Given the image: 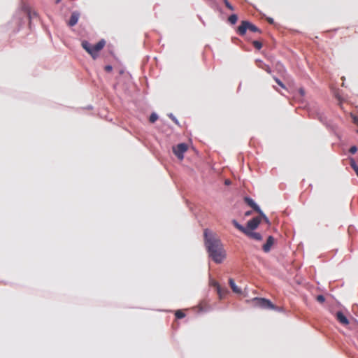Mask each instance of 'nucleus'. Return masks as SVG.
Returning <instances> with one entry per match:
<instances>
[{
	"label": "nucleus",
	"instance_id": "obj_1",
	"mask_svg": "<svg viewBox=\"0 0 358 358\" xmlns=\"http://www.w3.org/2000/svg\"><path fill=\"white\" fill-rule=\"evenodd\" d=\"M205 245L212 259L217 264L226 258V251L220 240L208 229L204 231Z\"/></svg>",
	"mask_w": 358,
	"mask_h": 358
},
{
	"label": "nucleus",
	"instance_id": "obj_2",
	"mask_svg": "<svg viewBox=\"0 0 358 358\" xmlns=\"http://www.w3.org/2000/svg\"><path fill=\"white\" fill-rule=\"evenodd\" d=\"M106 45L104 40L99 41L97 43L92 45L87 41L82 42V47L92 57L96 59L98 57L99 52Z\"/></svg>",
	"mask_w": 358,
	"mask_h": 358
},
{
	"label": "nucleus",
	"instance_id": "obj_3",
	"mask_svg": "<svg viewBox=\"0 0 358 358\" xmlns=\"http://www.w3.org/2000/svg\"><path fill=\"white\" fill-rule=\"evenodd\" d=\"M247 30L252 32H261L259 28L255 24L248 21H242L237 29V33L241 36H243L246 33Z\"/></svg>",
	"mask_w": 358,
	"mask_h": 358
},
{
	"label": "nucleus",
	"instance_id": "obj_4",
	"mask_svg": "<svg viewBox=\"0 0 358 358\" xmlns=\"http://www.w3.org/2000/svg\"><path fill=\"white\" fill-rule=\"evenodd\" d=\"M187 150V145L185 143H180L173 148L175 155L180 160L184 158V153Z\"/></svg>",
	"mask_w": 358,
	"mask_h": 358
},
{
	"label": "nucleus",
	"instance_id": "obj_5",
	"mask_svg": "<svg viewBox=\"0 0 358 358\" xmlns=\"http://www.w3.org/2000/svg\"><path fill=\"white\" fill-rule=\"evenodd\" d=\"M254 302L256 306L266 309H274V305L269 301L264 298H255Z\"/></svg>",
	"mask_w": 358,
	"mask_h": 358
},
{
	"label": "nucleus",
	"instance_id": "obj_6",
	"mask_svg": "<svg viewBox=\"0 0 358 358\" xmlns=\"http://www.w3.org/2000/svg\"><path fill=\"white\" fill-rule=\"evenodd\" d=\"M260 222H261L260 217H254L248 222L247 227H245V228L249 229V230H250V231H252L258 227Z\"/></svg>",
	"mask_w": 358,
	"mask_h": 358
},
{
	"label": "nucleus",
	"instance_id": "obj_7",
	"mask_svg": "<svg viewBox=\"0 0 358 358\" xmlns=\"http://www.w3.org/2000/svg\"><path fill=\"white\" fill-rule=\"evenodd\" d=\"M245 202L250 206L255 211L258 213L259 214H262V211L259 208V207L255 203V202L249 197H245Z\"/></svg>",
	"mask_w": 358,
	"mask_h": 358
},
{
	"label": "nucleus",
	"instance_id": "obj_8",
	"mask_svg": "<svg viewBox=\"0 0 358 358\" xmlns=\"http://www.w3.org/2000/svg\"><path fill=\"white\" fill-rule=\"evenodd\" d=\"M244 234H245L250 238L255 239L257 241H261L262 239V236L259 233L253 232L252 231L249 230V229H247Z\"/></svg>",
	"mask_w": 358,
	"mask_h": 358
},
{
	"label": "nucleus",
	"instance_id": "obj_9",
	"mask_svg": "<svg viewBox=\"0 0 358 358\" xmlns=\"http://www.w3.org/2000/svg\"><path fill=\"white\" fill-rule=\"evenodd\" d=\"M273 243H274V238L271 236H268L266 243L263 245V248H262L263 250L265 252H269L272 245H273Z\"/></svg>",
	"mask_w": 358,
	"mask_h": 358
},
{
	"label": "nucleus",
	"instance_id": "obj_10",
	"mask_svg": "<svg viewBox=\"0 0 358 358\" xmlns=\"http://www.w3.org/2000/svg\"><path fill=\"white\" fill-rule=\"evenodd\" d=\"M336 318L342 324L348 325L349 324L348 318L340 311L336 313Z\"/></svg>",
	"mask_w": 358,
	"mask_h": 358
},
{
	"label": "nucleus",
	"instance_id": "obj_11",
	"mask_svg": "<svg viewBox=\"0 0 358 358\" xmlns=\"http://www.w3.org/2000/svg\"><path fill=\"white\" fill-rule=\"evenodd\" d=\"M79 19V14L78 13H73L69 21V25L73 27L76 25Z\"/></svg>",
	"mask_w": 358,
	"mask_h": 358
},
{
	"label": "nucleus",
	"instance_id": "obj_12",
	"mask_svg": "<svg viewBox=\"0 0 358 358\" xmlns=\"http://www.w3.org/2000/svg\"><path fill=\"white\" fill-rule=\"evenodd\" d=\"M209 285L211 287H213V289H215V291H217V292H220L221 291V288H220V286L219 285V283L213 280V279H210L209 280Z\"/></svg>",
	"mask_w": 358,
	"mask_h": 358
},
{
	"label": "nucleus",
	"instance_id": "obj_13",
	"mask_svg": "<svg viewBox=\"0 0 358 358\" xmlns=\"http://www.w3.org/2000/svg\"><path fill=\"white\" fill-rule=\"evenodd\" d=\"M199 311H206L210 308V306L206 301H201L198 306Z\"/></svg>",
	"mask_w": 358,
	"mask_h": 358
},
{
	"label": "nucleus",
	"instance_id": "obj_14",
	"mask_svg": "<svg viewBox=\"0 0 358 358\" xmlns=\"http://www.w3.org/2000/svg\"><path fill=\"white\" fill-rule=\"evenodd\" d=\"M232 223L234 224V226L237 229H238L240 231L243 232V234H245V231H246L247 229L244 227H243L242 225H241L236 220H234L232 221Z\"/></svg>",
	"mask_w": 358,
	"mask_h": 358
},
{
	"label": "nucleus",
	"instance_id": "obj_15",
	"mask_svg": "<svg viewBox=\"0 0 358 358\" xmlns=\"http://www.w3.org/2000/svg\"><path fill=\"white\" fill-rule=\"evenodd\" d=\"M229 286L231 288L232 291H241V289H238V287L236 286L234 279L229 278Z\"/></svg>",
	"mask_w": 358,
	"mask_h": 358
},
{
	"label": "nucleus",
	"instance_id": "obj_16",
	"mask_svg": "<svg viewBox=\"0 0 358 358\" xmlns=\"http://www.w3.org/2000/svg\"><path fill=\"white\" fill-rule=\"evenodd\" d=\"M228 20H229V22L231 24H236V22H237V20H238V17H237V15H236L233 14V15H230V16L229 17V19H228Z\"/></svg>",
	"mask_w": 358,
	"mask_h": 358
},
{
	"label": "nucleus",
	"instance_id": "obj_17",
	"mask_svg": "<svg viewBox=\"0 0 358 358\" xmlns=\"http://www.w3.org/2000/svg\"><path fill=\"white\" fill-rule=\"evenodd\" d=\"M252 44L257 50H260L262 48V43L260 41H254Z\"/></svg>",
	"mask_w": 358,
	"mask_h": 358
},
{
	"label": "nucleus",
	"instance_id": "obj_18",
	"mask_svg": "<svg viewBox=\"0 0 358 358\" xmlns=\"http://www.w3.org/2000/svg\"><path fill=\"white\" fill-rule=\"evenodd\" d=\"M350 166L353 169V170L355 171V173H357L358 172V166L355 164V162L353 159H351V160H350Z\"/></svg>",
	"mask_w": 358,
	"mask_h": 358
},
{
	"label": "nucleus",
	"instance_id": "obj_19",
	"mask_svg": "<svg viewBox=\"0 0 358 358\" xmlns=\"http://www.w3.org/2000/svg\"><path fill=\"white\" fill-rule=\"evenodd\" d=\"M175 315L178 319H182L185 316V313L181 310H177L175 313Z\"/></svg>",
	"mask_w": 358,
	"mask_h": 358
},
{
	"label": "nucleus",
	"instance_id": "obj_20",
	"mask_svg": "<svg viewBox=\"0 0 358 358\" xmlns=\"http://www.w3.org/2000/svg\"><path fill=\"white\" fill-rule=\"evenodd\" d=\"M157 119V115L156 113H152L150 116L149 120L150 122L154 123Z\"/></svg>",
	"mask_w": 358,
	"mask_h": 358
},
{
	"label": "nucleus",
	"instance_id": "obj_21",
	"mask_svg": "<svg viewBox=\"0 0 358 358\" xmlns=\"http://www.w3.org/2000/svg\"><path fill=\"white\" fill-rule=\"evenodd\" d=\"M316 300L320 303H322L324 302L325 301V299H324V296L323 295H318L317 297H316Z\"/></svg>",
	"mask_w": 358,
	"mask_h": 358
},
{
	"label": "nucleus",
	"instance_id": "obj_22",
	"mask_svg": "<svg viewBox=\"0 0 358 358\" xmlns=\"http://www.w3.org/2000/svg\"><path fill=\"white\" fill-rule=\"evenodd\" d=\"M273 79L278 85H280L282 88H285V86L284 85V84L278 78L273 77Z\"/></svg>",
	"mask_w": 358,
	"mask_h": 358
},
{
	"label": "nucleus",
	"instance_id": "obj_23",
	"mask_svg": "<svg viewBox=\"0 0 358 358\" xmlns=\"http://www.w3.org/2000/svg\"><path fill=\"white\" fill-rule=\"evenodd\" d=\"M224 4L225 6L231 10H234V8L233 6L231 5V3L227 1V0H224Z\"/></svg>",
	"mask_w": 358,
	"mask_h": 358
},
{
	"label": "nucleus",
	"instance_id": "obj_24",
	"mask_svg": "<svg viewBox=\"0 0 358 358\" xmlns=\"http://www.w3.org/2000/svg\"><path fill=\"white\" fill-rule=\"evenodd\" d=\"M259 217H261V220L262 219H264V220L267 223V224H269V220L268 219V217L262 213V214H259Z\"/></svg>",
	"mask_w": 358,
	"mask_h": 358
},
{
	"label": "nucleus",
	"instance_id": "obj_25",
	"mask_svg": "<svg viewBox=\"0 0 358 358\" xmlns=\"http://www.w3.org/2000/svg\"><path fill=\"white\" fill-rule=\"evenodd\" d=\"M357 151V148L356 146H352L350 150H349V152L351 153V154H355L356 153V152Z\"/></svg>",
	"mask_w": 358,
	"mask_h": 358
},
{
	"label": "nucleus",
	"instance_id": "obj_26",
	"mask_svg": "<svg viewBox=\"0 0 358 358\" xmlns=\"http://www.w3.org/2000/svg\"><path fill=\"white\" fill-rule=\"evenodd\" d=\"M104 70H105L106 72H110V71L113 70V67H112V66H110V65H106V66L104 67Z\"/></svg>",
	"mask_w": 358,
	"mask_h": 358
},
{
	"label": "nucleus",
	"instance_id": "obj_27",
	"mask_svg": "<svg viewBox=\"0 0 358 358\" xmlns=\"http://www.w3.org/2000/svg\"><path fill=\"white\" fill-rule=\"evenodd\" d=\"M266 72H268V73H271V69L267 65H265L264 67H262Z\"/></svg>",
	"mask_w": 358,
	"mask_h": 358
},
{
	"label": "nucleus",
	"instance_id": "obj_28",
	"mask_svg": "<svg viewBox=\"0 0 358 358\" xmlns=\"http://www.w3.org/2000/svg\"><path fill=\"white\" fill-rule=\"evenodd\" d=\"M169 117L172 119V120H173L175 123L178 124V120H177L173 117V115L172 114H171V115H169Z\"/></svg>",
	"mask_w": 358,
	"mask_h": 358
},
{
	"label": "nucleus",
	"instance_id": "obj_29",
	"mask_svg": "<svg viewBox=\"0 0 358 358\" xmlns=\"http://www.w3.org/2000/svg\"><path fill=\"white\" fill-rule=\"evenodd\" d=\"M227 292H218L220 298H222L223 295L226 294Z\"/></svg>",
	"mask_w": 358,
	"mask_h": 358
},
{
	"label": "nucleus",
	"instance_id": "obj_30",
	"mask_svg": "<svg viewBox=\"0 0 358 358\" xmlns=\"http://www.w3.org/2000/svg\"><path fill=\"white\" fill-rule=\"evenodd\" d=\"M267 21L270 24H273V20L272 18H268Z\"/></svg>",
	"mask_w": 358,
	"mask_h": 358
},
{
	"label": "nucleus",
	"instance_id": "obj_31",
	"mask_svg": "<svg viewBox=\"0 0 358 358\" xmlns=\"http://www.w3.org/2000/svg\"><path fill=\"white\" fill-rule=\"evenodd\" d=\"M299 92H300V94H301L302 96H303V95H304L305 92H304V90H303V89H300V90H299Z\"/></svg>",
	"mask_w": 358,
	"mask_h": 358
},
{
	"label": "nucleus",
	"instance_id": "obj_32",
	"mask_svg": "<svg viewBox=\"0 0 358 358\" xmlns=\"http://www.w3.org/2000/svg\"><path fill=\"white\" fill-rule=\"evenodd\" d=\"M251 215V212H250V211H248V212H246V213H245V216H249V215Z\"/></svg>",
	"mask_w": 358,
	"mask_h": 358
},
{
	"label": "nucleus",
	"instance_id": "obj_33",
	"mask_svg": "<svg viewBox=\"0 0 358 358\" xmlns=\"http://www.w3.org/2000/svg\"><path fill=\"white\" fill-rule=\"evenodd\" d=\"M354 122H355V123H357V122H358V120H357V118H355V119H354Z\"/></svg>",
	"mask_w": 358,
	"mask_h": 358
},
{
	"label": "nucleus",
	"instance_id": "obj_34",
	"mask_svg": "<svg viewBox=\"0 0 358 358\" xmlns=\"http://www.w3.org/2000/svg\"><path fill=\"white\" fill-rule=\"evenodd\" d=\"M62 0H56V3H59Z\"/></svg>",
	"mask_w": 358,
	"mask_h": 358
},
{
	"label": "nucleus",
	"instance_id": "obj_35",
	"mask_svg": "<svg viewBox=\"0 0 358 358\" xmlns=\"http://www.w3.org/2000/svg\"><path fill=\"white\" fill-rule=\"evenodd\" d=\"M357 133H358V131H357Z\"/></svg>",
	"mask_w": 358,
	"mask_h": 358
}]
</instances>
